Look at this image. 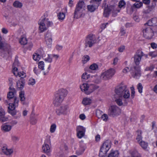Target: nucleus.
I'll use <instances>...</instances> for the list:
<instances>
[{
	"instance_id": "f257e3e1",
	"label": "nucleus",
	"mask_w": 157,
	"mask_h": 157,
	"mask_svg": "<svg viewBox=\"0 0 157 157\" xmlns=\"http://www.w3.org/2000/svg\"><path fill=\"white\" fill-rule=\"evenodd\" d=\"M117 2L116 0H113L111 1L109 6L106 3L105 1L104 2L103 4V6L105 8L104 11V16L105 17H107L110 12L113 13V16H116L117 13L120 12V9H117L116 6Z\"/></svg>"
},
{
	"instance_id": "f03ea898",
	"label": "nucleus",
	"mask_w": 157,
	"mask_h": 157,
	"mask_svg": "<svg viewBox=\"0 0 157 157\" xmlns=\"http://www.w3.org/2000/svg\"><path fill=\"white\" fill-rule=\"evenodd\" d=\"M67 94V91L61 89L56 92L53 99V103L55 106L60 105Z\"/></svg>"
},
{
	"instance_id": "7ed1b4c3",
	"label": "nucleus",
	"mask_w": 157,
	"mask_h": 157,
	"mask_svg": "<svg viewBox=\"0 0 157 157\" xmlns=\"http://www.w3.org/2000/svg\"><path fill=\"white\" fill-rule=\"evenodd\" d=\"M115 97L117 95L119 97H123L124 99H127L130 97L129 91L125 85L117 87L115 90Z\"/></svg>"
},
{
	"instance_id": "20e7f679",
	"label": "nucleus",
	"mask_w": 157,
	"mask_h": 157,
	"mask_svg": "<svg viewBox=\"0 0 157 157\" xmlns=\"http://www.w3.org/2000/svg\"><path fill=\"white\" fill-rule=\"evenodd\" d=\"M10 48L9 45L1 37V40H0V56L5 58L9 56L10 53Z\"/></svg>"
},
{
	"instance_id": "39448f33",
	"label": "nucleus",
	"mask_w": 157,
	"mask_h": 157,
	"mask_svg": "<svg viewBox=\"0 0 157 157\" xmlns=\"http://www.w3.org/2000/svg\"><path fill=\"white\" fill-rule=\"evenodd\" d=\"M80 88L82 91L89 94L98 89L99 86L92 84L84 83L80 85Z\"/></svg>"
},
{
	"instance_id": "423d86ee",
	"label": "nucleus",
	"mask_w": 157,
	"mask_h": 157,
	"mask_svg": "<svg viewBox=\"0 0 157 157\" xmlns=\"http://www.w3.org/2000/svg\"><path fill=\"white\" fill-rule=\"evenodd\" d=\"M38 24L39 25V30L41 33H42L51 26L52 25V23L47 19L43 18L39 20Z\"/></svg>"
},
{
	"instance_id": "0eeeda50",
	"label": "nucleus",
	"mask_w": 157,
	"mask_h": 157,
	"mask_svg": "<svg viewBox=\"0 0 157 157\" xmlns=\"http://www.w3.org/2000/svg\"><path fill=\"white\" fill-rule=\"evenodd\" d=\"M69 112V107L67 105L63 104L60 105L56 110V113L58 116L66 115Z\"/></svg>"
},
{
	"instance_id": "6e6552de",
	"label": "nucleus",
	"mask_w": 157,
	"mask_h": 157,
	"mask_svg": "<svg viewBox=\"0 0 157 157\" xmlns=\"http://www.w3.org/2000/svg\"><path fill=\"white\" fill-rule=\"evenodd\" d=\"M111 147L110 141L107 140L105 141L102 144L100 149L99 153L100 157H102L105 156Z\"/></svg>"
},
{
	"instance_id": "1a4fd4ad",
	"label": "nucleus",
	"mask_w": 157,
	"mask_h": 157,
	"mask_svg": "<svg viewBox=\"0 0 157 157\" xmlns=\"http://www.w3.org/2000/svg\"><path fill=\"white\" fill-rule=\"evenodd\" d=\"M12 103H9V106L8 108L9 113L12 115L14 116L16 115V111L15 109V108L18 106L19 100L18 99H16L15 98L14 101H11Z\"/></svg>"
},
{
	"instance_id": "9d476101",
	"label": "nucleus",
	"mask_w": 157,
	"mask_h": 157,
	"mask_svg": "<svg viewBox=\"0 0 157 157\" xmlns=\"http://www.w3.org/2000/svg\"><path fill=\"white\" fill-rule=\"evenodd\" d=\"M115 72L114 69L110 68L102 73L101 75V78L104 80L110 79L114 75Z\"/></svg>"
},
{
	"instance_id": "9b49d317",
	"label": "nucleus",
	"mask_w": 157,
	"mask_h": 157,
	"mask_svg": "<svg viewBox=\"0 0 157 157\" xmlns=\"http://www.w3.org/2000/svg\"><path fill=\"white\" fill-rule=\"evenodd\" d=\"M96 42L94 36L91 35H88L85 40V48H91Z\"/></svg>"
},
{
	"instance_id": "f8f14e48",
	"label": "nucleus",
	"mask_w": 157,
	"mask_h": 157,
	"mask_svg": "<svg viewBox=\"0 0 157 157\" xmlns=\"http://www.w3.org/2000/svg\"><path fill=\"white\" fill-rule=\"evenodd\" d=\"M121 110L120 108L116 105H112L109 108L108 114L112 117L117 116L121 113Z\"/></svg>"
},
{
	"instance_id": "ddd939ff",
	"label": "nucleus",
	"mask_w": 157,
	"mask_h": 157,
	"mask_svg": "<svg viewBox=\"0 0 157 157\" xmlns=\"http://www.w3.org/2000/svg\"><path fill=\"white\" fill-rule=\"evenodd\" d=\"M143 36L146 39H151L154 35V33L152 28L148 27L144 29L143 31Z\"/></svg>"
},
{
	"instance_id": "4468645a",
	"label": "nucleus",
	"mask_w": 157,
	"mask_h": 157,
	"mask_svg": "<svg viewBox=\"0 0 157 157\" xmlns=\"http://www.w3.org/2000/svg\"><path fill=\"white\" fill-rule=\"evenodd\" d=\"M132 76L135 78H138L141 76L140 68L138 66H134L131 68Z\"/></svg>"
},
{
	"instance_id": "2eb2a0df",
	"label": "nucleus",
	"mask_w": 157,
	"mask_h": 157,
	"mask_svg": "<svg viewBox=\"0 0 157 157\" xmlns=\"http://www.w3.org/2000/svg\"><path fill=\"white\" fill-rule=\"evenodd\" d=\"M144 55V54L142 51L140 50L137 51L134 57V61L136 65H138L139 64L142 57Z\"/></svg>"
},
{
	"instance_id": "dca6fc26",
	"label": "nucleus",
	"mask_w": 157,
	"mask_h": 157,
	"mask_svg": "<svg viewBox=\"0 0 157 157\" xmlns=\"http://www.w3.org/2000/svg\"><path fill=\"white\" fill-rule=\"evenodd\" d=\"M52 33L47 32L45 35V42L48 47L50 48L52 44Z\"/></svg>"
},
{
	"instance_id": "f3484780",
	"label": "nucleus",
	"mask_w": 157,
	"mask_h": 157,
	"mask_svg": "<svg viewBox=\"0 0 157 157\" xmlns=\"http://www.w3.org/2000/svg\"><path fill=\"white\" fill-rule=\"evenodd\" d=\"M85 10L81 8L76 7L74 13V17L78 19L82 16H84V13Z\"/></svg>"
},
{
	"instance_id": "a211bd4d",
	"label": "nucleus",
	"mask_w": 157,
	"mask_h": 157,
	"mask_svg": "<svg viewBox=\"0 0 157 157\" xmlns=\"http://www.w3.org/2000/svg\"><path fill=\"white\" fill-rule=\"evenodd\" d=\"M9 89H10V91L7 94V98L8 101H14V99L16 98L17 99V98L15 96V95L16 93V91L15 89L13 88L10 87Z\"/></svg>"
},
{
	"instance_id": "6ab92c4d",
	"label": "nucleus",
	"mask_w": 157,
	"mask_h": 157,
	"mask_svg": "<svg viewBox=\"0 0 157 157\" xmlns=\"http://www.w3.org/2000/svg\"><path fill=\"white\" fill-rule=\"evenodd\" d=\"M76 131L78 137L79 138H81L85 135L86 129L82 126H78L77 127Z\"/></svg>"
},
{
	"instance_id": "aec40b11",
	"label": "nucleus",
	"mask_w": 157,
	"mask_h": 157,
	"mask_svg": "<svg viewBox=\"0 0 157 157\" xmlns=\"http://www.w3.org/2000/svg\"><path fill=\"white\" fill-rule=\"evenodd\" d=\"M143 4L141 2L139 1L136 2L131 7L130 10L131 13L134 11L136 9H139L143 6Z\"/></svg>"
},
{
	"instance_id": "412c9836",
	"label": "nucleus",
	"mask_w": 157,
	"mask_h": 157,
	"mask_svg": "<svg viewBox=\"0 0 157 157\" xmlns=\"http://www.w3.org/2000/svg\"><path fill=\"white\" fill-rule=\"evenodd\" d=\"M8 118L5 116V112L2 108L0 107V121L5 122L7 120Z\"/></svg>"
},
{
	"instance_id": "4be33fe9",
	"label": "nucleus",
	"mask_w": 157,
	"mask_h": 157,
	"mask_svg": "<svg viewBox=\"0 0 157 157\" xmlns=\"http://www.w3.org/2000/svg\"><path fill=\"white\" fill-rule=\"evenodd\" d=\"M42 149L44 153H46L48 155H50V152L51 151L50 147L48 144L46 143L45 142L43 145Z\"/></svg>"
},
{
	"instance_id": "5701e85b",
	"label": "nucleus",
	"mask_w": 157,
	"mask_h": 157,
	"mask_svg": "<svg viewBox=\"0 0 157 157\" xmlns=\"http://www.w3.org/2000/svg\"><path fill=\"white\" fill-rule=\"evenodd\" d=\"M51 65L50 64H45V65L41 71L44 75H47L48 74L49 71L50 70Z\"/></svg>"
},
{
	"instance_id": "b1692460",
	"label": "nucleus",
	"mask_w": 157,
	"mask_h": 157,
	"mask_svg": "<svg viewBox=\"0 0 157 157\" xmlns=\"http://www.w3.org/2000/svg\"><path fill=\"white\" fill-rule=\"evenodd\" d=\"M3 152L6 155H10L13 152V150L12 149H9L6 146L3 147L2 148Z\"/></svg>"
},
{
	"instance_id": "393cba45",
	"label": "nucleus",
	"mask_w": 157,
	"mask_h": 157,
	"mask_svg": "<svg viewBox=\"0 0 157 157\" xmlns=\"http://www.w3.org/2000/svg\"><path fill=\"white\" fill-rule=\"evenodd\" d=\"M42 52L39 53H35L33 55V59L36 61H39L41 57L43 56V52L42 50Z\"/></svg>"
},
{
	"instance_id": "a878e982",
	"label": "nucleus",
	"mask_w": 157,
	"mask_h": 157,
	"mask_svg": "<svg viewBox=\"0 0 157 157\" xmlns=\"http://www.w3.org/2000/svg\"><path fill=\"white\" fill-rule=\"evenodd\" d=\"M99 5V3L97 2L96 4L89 5L87 6V9L90 12H93L97 8Z\"/></svg>"
},
{
	"instance_id": "bb28decb",
	"label": "nucleus",
	"mask_w": 157,
	"mask_h": 157,
	"mask_svg": "<svg viewBox=\"0 0 157 157\" xmlns=\"http://www.w3.org/2000/svg\"><path fill=\"white\" fill-rule=\"evenodd\" d=\"M86 148V145L83 144H81L79 149L76 151V153L78 155H82Z\"/></svg>"
},
{
	"instance_id": "cd10ccee",
	"label": "nucleus",
	"mask_w": 157,
	"mask_h": 157,
	"mask_svg": "<svg viewBox=\"0 0 157 157\" xmlns=\"http://www.w3.org/2000/svg\"><path fill=\"white\" fill-rule=\"evenodd\" d=\"M147 24L149 26H157V18H152L148 21Z\"/></svg>"
},
{
	"instance_id": "c85d7f7f",
	"label": "nucleus",
	"mask_w": 157,
	"mask_h": 157,
	"mask_svg": "<svg viewBox=\"0 0 157 157\" xmlns=\"http://www.w3.org/2000/svg\"><path fill=\"white\" fill-rule=\"evenodd\" d=\"M25 81L23 78H21L17 82V86L19 89L23 88L25 85Z\"/></svg>"
},
{
	"instance_id": "c756f323",
	"label": "nucleus",
	"mask_w": 157,
	"mask_h": 157,
	"mask_svg": "<svg viewBox=\"0 0 157 157\" xmlns=\"http://www.w3.org/2000/svg\"><path fill=\"white\" fill-rule=\"evenodd\" d=\"M12 128V126L9 124H3L1 126L2 130L4 132H8L10 131Z\"/></svg>"
},
{
	"instance_id": "7c9ffc66",
	"label": "nucleus",
	"mask_w": 157,
	"mask_h": 157,
	"mask_svg": "<svg viewBox=\"0 0 157 157\" xmlns=\"http://www.w3.org/2000/svg\"><path fill=\"white\" fill-rule=\"evenodd\" d=\"M13 5L15 8L20 9L22 7L23 4L19 1L16 0L13 2Z\"/></svg>"
},
{
	"instance_id": "2f4dec72",
	"label": "nucleus",
	"mask_w": 157,
	"mask_h": 157,
	"mask_svg": "<svg viewBox=\"0 0 157 157\" xmlns=\"http://www.w3.org/2000/svg\"><path fill=\"white\" fill-rule=\"evenodd\" d=\"M91 78H92L93 82L96 83H98L101 82L100 78L97 75L92 76Z\"/></svg>"
},
{
	"instance_id": "473e14b6",
	"label": "nucleus",
	"mask_w": 157,
	"mask_h": 157,
	"mask_svg": "<svg viewBox=\"0 0 157 157\" xmlns=\"http://www.w3.org/2000/svg\"><path fill=\"white\" fill-rule=\"evenodd\" d=\"M85 5L84 2L82 0H79L77 5H76V7H78L79 8L82 9L84 10H85Z\"/></svg>"
},
{
	"instance_id": "72a5a7b5",
	"label": "nucleus",
	"mask_w": 157,
	"mask_h": 157,
	"mask_svg": "<svg viewBox=\"0 0 157 157\" xmlns=\"http://www.w3.org/2000/svg\"><path fill=\"white\" fill-rule=\"evenodd\" d=\"M119 152L117 151H112L109 154L108 157H118Z\"/></svg>"
},
{
	"instance_id": "f704fd0d",
	"label": "nucleus",
	"mask_w": 157,
	"mask_h": 157,
	"mask_svg": "<svg viewBox=\"0 0 157 157\" xmlns=\"http://www.w3.org/2000/svg\"><path fill=\"white\" fill-rule=\"evenodd\" d=\"M42 57L43 58L44 60L46 62L50 63L52 62V58L50 57V56L49 55L46 56L43 53V56Z\"/></svg>"
},
{
	"instance_id": "c9c22d12",
	"label": "nucleus",
	"mask_w": 157,
	"mask_h": 157,
	"mask_svg": "<svg viewBox=\"0 0 157 157\" xmlns=\"http://www.w3.org/2000/svg\"><path fill=\"white\" fill-rule=\"evenodd\" d=\"M19 42L22 45H25L27 44V40L25 36H21L19 40Z\"/></svg>"
},
{
	"instance_id": "e433bc0d",
	"label": "nucleus",
	"mask_w": 157,
	"mask_h": 157,
	"mask_svg": "<svg viewBox=\"0 0 157 157\" xmlns=\"http://www.w3.org/2000/svg\"><path fill=\"white\" fill-rule=\"evenodd\" d=\"M91 102V100L90 98H84L82 101V104L85 105L90 104Z\"/></svg>"
},
{
	"instance_id": "4c0bfd02",
	"label": "nucleus",
	"mask_w": 157,
	"mask_h": 157,
	"mask_svg": "<svg viewBox=\"0 0 157 157\" xmlns=\"http://www.w3.org/2000/svg\"><path fill=\"white\" fill-rule=\"evenodd\" d=\"M117 96H118L117 95ZM117 97H115L116 99L115 100V101L116 103L119 106H121L123 105V103L122 101V99L121 97L119 98H116Z\"/></svg>"
},
{
	"instance_id": "58836bf2",
	"label": "nucleus",
	"mask_w": 157,
	"mask_h": 157,
	"mask_svg": "<svg viewBox=\"0 0 157 157\" xmlns=\"http://www.w3.org/2000/svg\"><path fill=\"white\" fill-rule=\"evenodd\" d=\"M59 21H63L65 18V14L63 12H60L57 15Z\"/></svg>"
},
{
	"instance_id": "ea45409f",
	"label": "nucleus",
	"mask_w": 157,
	"mask_h": 157,
	"mask_svg": "<svg viewBox=\"0 0 157 157\" xmlns=\"http://www.w3.org/2000/svg\"><path fill=\"white\" fill-rule=\"evenodd\" d=\"M137 136L136 137V139L138 142H139L142 140V137L141 136L142 132L140 130H138L137 131Z\"/></svg>"
},
{
	"instance_id": "a19ab883",
	"label": "nucleus",
	"mask_w": 157,
	"mask_h": 157,
	"mask_svg": "<svg viewBox=\"0 0 157 157\" xmlns=\"http://www.w3.org/2000/svg\"><path fill=\"white\" fill-rule=\"evenodd\" d=\"M90 78V75L87 73H84L82 76V78L83 81H85Z\"/></svg>"
},
{
	"instance_id": "79ce46f5",
	"label": "nucleus",
	"mask_w": 157,
	"mask_h": 157,
	"mask_svg": "<svg viewBox=\"0 0 157 157\" xmlns=\"http://www.w3.org/2000/svg\"><path fill=\"white\" fill-rule=\"evenodd\" d=\"M139 143L142 147L144 149L146 148L148 146L147 143L142 140L139 142Z\"/></svg>"
},
{
	"instance_id": "37998d69",
	"label": "nucleus",
	"mask_w": 157,
	"mask_h": 157,
	"mask_svg": "<svg viewBox=\"0 0 157 157\" xmlns=\"http://www.w3.org/2000/svg\"><path fill=\"white\" fill-rule=\"evenodd\" d=\"M89 68L92 70H97L98 69V66L96 64L93 63L90 66Z\"/></svg>"
},
{
	"instance_id": "c03bdc74",
	"label": "nucleus",
	"mask_w": 157,
	"mask_h": 157,
	"mask_svg": "<svg viewBox=\"0 0 157 157\" xmlns=\"http://www.w3.org/2000/svg\"><path fill=\"white\" fill-rule=\"evenodd\" d=\"M12 141L14 143H16L19 140V138L18 137L14 135H12L11 136Z\"/></svg>"
},
{
	"instance_id": "a18cd8bd",
	"label": "nucleus",
	"mask_w": 157,
	"mask_h": 157,
	"mask_svg": "<svg viewBox=\"0 0 157 157\" xmlns=\"http://www.w3.org/2000/svg\"><path fill=\"white\" fill-rule=\"evenodd\" d=\"M19 97L21 101H23L25 99V98L24 96V92L23 91H21L20 92Z\"/></svg>"
},
{
	"instance_id": "49530a36",
	"label": "nucleus",
	"mask_w": 157,
	"mask_h": 157,
	"mask_svg": "<svg viewBox=\"0 0 157 157\" xmlns=\"http://www.w3.org/2000/svg\"><path fill=\"white\" fill-rule=\"evenodd\" d=\"M125 2H124V1L123 0H121L119 2L118 6L120 8L119 9H117V10L120 9V10L121 9L120 8L124 7L125 6Z\"/></svg>"
},
{
	"instance_id": "de8ad7c7",
	"label": "nucleus",
	"mask_w": 157,
	"mask_h": 157,
	"mask_svg": "<svg viewBox=\"0 0 157 157\" xmlns=\"http://www.w3.org/2000/svg\"><path fill=\"white\" fill-rule=\"evenodd\" d=\"M103 114L102 111L98 109L96 111V115L98 118H100Z\"/></svg>"
},
{
	"instance_id": "09e8293b",
	"label": "nucleus",
	"mask_w": 157,
	"mask_h": 157,
	"mask_svg": "<svg viewBox=\"0 0 157 157\" xmlns=\"http://www.w3.org/2000/svg\"><path fill=\"white\" fill-rule=\"evenodd\" d=\"M56 126L55 124H53L51 125L50 128V132L51 133H54L56 129Z\"/></svg>"
},
{
	"instance_id": "8fccbe9b",
	"label": "nucleus",
	"mask_w": 157,
	"mask_h": 157,
	"mask_svg": "<svg viewBox=\"0 0 157 157\" xmlns=\"http://www.w3.org/2000/svg\"><path fill=\"white\" fill-rule=\"evenodd\" d=\"M90 57L88 56H84L82 58V61L83 63H86L90 60Z\"/></svg>"
},
{
	"instance_id": "3c124183",
	"label": "nucleus",
	"mask_w": 157,
	"mask_h": 157,
	"mask_svg": "<svg viewBox=\"0 0 157 157\" xmlns=\"http://www.w3.org/2000/svg\"><path fill=\"white\" fill-rule=\"evenodd\" d=\"M35 80L33 78H31L29 80L28 84L29 85L33 86L35 84Z\"/></svg>"
},
{
	"instance_id": "603ef678",
	"label": "nucleus",
	"mask_w": 157,
	"mask_h": 157,
	"mask_svg": "<svg viewBox=\"0 0 157 157\" xmlns=\"http://www.w3.org/2000/svg\"><path fill=\"white\" fill-rule=\"evenodd\" d=\"M13 72L14 75L16 76H18L19 74V72L18 71V69L16 67L13 68Z\"/></svg>"
},
{
	"instance_id": "864d4df0",
	"label": "nucleus",
	"mask_w": 157,
	"mask_h": 157,
	"mask_svg": "<svg viewBox=\"0 0 157 157\" xmlns=\"http://www.w3.org/2000/svg\"><path fill=\"white\" fill-rule=\"evenodd\" d=\"M45 65V64H44V63L43 61H40L38 63V67L39 68L42 70L43 69V67Z\"/></svg>"
},
{
	"instance_id": "5fc2aeb1",
	"label": "nucleus",
	"mask_w": 157,
	"mask_h": 157,
	"mask_svg": "<svg viewBox=\"0 0 157 157\" xmlns=\"http://www.w3.org/2000/svg\"><path fill=\"white\" fill-rule=\"evenodd\" d=\"M100 118L103 121H106L108 119V117L107 115L105 114H103Z\"/></svg>"
},
{
	"instance_id": "6e6d98bb",
	"label": "nucleus",
	"mask_w": 157,
	"mask_h": 157,
	"mask_svg": "<svg viewBox=\"0 0 157 157\" xmlns=\"http://www.w3.org/2000/svg\"><path fill=\"white\" fill-rule=\"evenodd\" d=\"M137 88L139 93H141L142 92L143 86L141 83H139L138 84Z\"/></svg>"
},
{
	"instance_id": "4d7b16f0",
	"label": "nucleus",
	"mask_w": 157,
	"mask_h": 157,
	"mask_svg": "<svg viewBox=\"0 0 157 157\" xmlns=\"http://www.w3.org/2000/svg\"><path fill=\"white\" fill-rule=\"evenodd\" d=\"M149 55L152 57L157 56V51L150 52L149 53Z\"/></svg>"
},
{
	"instance_id": "13d9d810",
	"label": "nucleus",
	"mask_w": 157,
	"mask_h": 157,
	"mask_svg": "<svg viewBox=\"0 0 157 157\" xmlns=\"http://www.w3.org/2000/svg\"><path fill=\"white\" fill-rule=\"evenodd\" d=\"M155 66L153 65H151L150 66L146 67L145 69V71H152L154 68Z\"/></svg>"
},
{
	"instance_id": "bf43d9fd",
	"label": "nucleus",
	"mask_w": 157,
	"mask_h": 157,
	"mask_svg": "<svg viewBox=\"0 0 157 157\" xmlns=\"http://www.w3.org/2000/svg\"><path fill=\"white\" fill-rule=\"evenodd\" d=\"M37 121V118L33 117L30 120V123L33 125H34L36 123Z\"/></svg>"
},
{
	"instance_id": "052dcab7",
	"label": "nucleus",
	"mask_w": 157,
	"mask_h": 157,
	"mask_svg": "<svg viewBox=\"0 0 157 157\" xmlns=\"http://www.w3.org/2000/svg\"><path fill=\"white\" fill-rule=\"evenodd\" d=\"M151 10V9L150 7H148L147 10H144L143 11L144 14L149 13Z\"/></svg>"
},
{
	"instance_id": "680f3d73",
	"label": "nucleus",
	"mask_w": 157,
	"mask_h": 157,
	"mask_svg": "<svg viewBox=\"0 0 157 157\" xmlns=\"http://www.w3.org/2000/svg\"><path fill=\"white\" fill-rule=\"evenodd\" d=\"M125 49V46L124 45H121L118 48V50L119 52H122Z\"/></svg>"
},
{
	"instance_id": "e2e57ef3",
	"label": "nucleus",
	"mask_w": 157,
	"mask_h": 157,
	"mask_svg": "<svg viewBox=\"0 0 157 157\" xmlns=\"http://www.w3.org/2000/svg\"><path fill=\"white\" fill-rule=\"evenodd\" d=\"M18 76L19 77H21L22 78H23L25 77V74L23 72H19Z\"/></svg>"
},
{
	"instance_id": "0e129e2a",
	"label": "nucleus",
	"mask_w": 157,
	"mask_h": 157,
	"mask_svg": "<svg viewBox=\"0 0 157 157\" xmlns=\"http://www.w3.org/2000/svg\"><path fill=\"white\" fill-rule=\"evenodd\" d=\"M120 33L121 36H122L124 35L126 33V32L125 30L123 28H121L120 31Z\"/></svg>"
},
{
	"instance_id": "69168bd1",
	"label": "nucleus",
	"mask_w": 157,
	"mask_h": 157,
	"mask_svg": "<svg viewBox=\"0 0 157 157\" xmlns=\"http://www.w3.org/2000/svg\"><path fill=\"white\" fill-rule=\"evenodd\" d=\"M33 46V44L31 42L29 43L27 45V48L28 49L30 50Z\"/></svg>"
},
{
	"instance_id": "338daca9",
	"label": "nucleus",
	"mask_w": 157,
	"mask_h": 157,
	"mask_svg": "<svg viewBox=\"0 0 157 157\" xmlns=\"http://www.w3.org/2000/svg\"><path fill=\"white\" fill-rule=\"evenodd\" d=\"M130 70V69L129 67H126L123 70L122 72L124 73H126Z\"/></svg>"
},
{
	"instance_id": "774afa93",
	"label": "nucleus",
	"mask_w": 157,
	"mask_h": 157,
	"mask_svg": "<svg viewBox=\"0 0 157 157\" xmlns=\"http://www.w3.org/2000/svg\"><path fill=\"white\" fill-rule=\"evenodd\" d=\"M151 48L153 49H156L157 47V44L155 43H152L151 44Z\"/></svg>"
}]
</instances>
